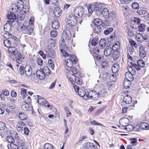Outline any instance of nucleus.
Listing matches in <instances>:
<instances>
[{
    "label": "nucleus",
    "instance_id": "41",
    "mask_svg": "<svg viewBox=\"0 0 149 149\" xmlns=\"http://www.w3.org/2000/svg\"><path fill=\"white\" fill-rule=\"evenodd\" d=\"M134 127L133 126L131 125H129V124L127 125L124 128L125 130L128 131H132L133 130H134Z\"/></svg>",
    "mask_w": 149,
    "mask_h": 149
},
{
    "label": "nucleus",
    "instance_id": "24",
    "mask_svg": "<svg viewBox=\"0 0 149 149\" xmlns=\"http://www.w3.org/2000/svg\"><path fill=\"white\" fill-rule=\"evenodd\" d=\"M95 145L91 143L87 142L85 146H82L81 149H91L93 148H94Z\"/></svg>",
    "mask_w": 149,
    "mask_h": 149
},
{
    "label": "nucleus",
    "instance_id": "45",
    "mask_svg": "<svg viewBox=\"0 0 149 149\" xmlns=\"http://www.w3.org/2000/svg\"><path fill=\"white\" fill-rule=\"evenodd\" d=\"M12 12L13 13H16L18 12L19 10L17 6V4H13L12 6Z\"/></svg>",
    "mask_w": 149,
    "mask_h": 149
},
{
    "label": "nucleus",
    "instance_id": "2",
    "mask_svg": "<svg viewBox=\"0 0 149 149\" xmlns=\"http://www.w3.org/2000/svg\"><path fill=\"white\" fill-rule=\"evenodd\" d=\"M49 46L45 49L46 54L51 57H54L55 52L51 47H54L55 46V40L52 38H49L48 41Z\"/></svg>",
    "mask_w": 149,
    "mask_h": 149
},
{
    "label": "nucleus",
    "instance_id": "61",
    "mask_svg": "<svg viewBox=\"0 0 149 149\" xmlns=\"http://www.w3.org/2000/svg\"><path fill=\"white\" fill-rule=\"evenodd\" d=\"M10 146L11 149H18V146L15 144L13 143H10Z\"/></svg>",
    "mask_w": 149,
    "mask_h": 149
},
{
    "label": "nucleus",
    "instance_id": "9",
    "mask_svg": "<svg viewBox=\"0 0 149 149\" xmlns=\"http://www.w3.org/2000/svg\"><path fill=\"white\" fill-rule=\"evenodd\" d=\"M15 143L19 147L24 146L25 145L24 141L22 138L19 137L17 135V134L16 133L15 135Z\"/></svg>",
    "mask_w": 149,
    "mask_h": 149
},
{
    "label": "nucleus",
    "instance_id": "31",
    "mask_svg": "<svg viewBox=\"0 0 149 149\" xmlns=\"http://www.w3.org/2000/svg\"><path fill=\"white\" fill-rule=\"evenodd\" d=\"M95 6L93 4H90L88 5L87 8L88 13L92 14L93 11H95Z\"/></svg>",
    "mask_w": 149,
    "mask_h": 149
},
{
    "label": "nucleus",
    "instance_id": "52",
    "mask_svg": "<svg viewBox=\"0 0 149 149\" xmlns=\"http://www.w3.org/2000/svg\"><path fill=\"white\" fill-rule=\"evenodd\" d=\"M137 63L141 68H143L145 65V62L142 60H139L137 62Z\"/></svg>",
    "mask_w": 149,
    "mask_h": 149
},
{
    "label": "nucleus",
    "instance_id": "3",
    "mask_svg": "<svg viewBox=\"0 0 149 149\" xmlns=\"http://www.w3.org/2000/svg\"><path fill=\"white\" fill-rule=\"evenodd\" d=\"M63 54L65 57L69 58H67L65 60L66 65L67 67L71 68L72 67L73 64H75L77 62V58L74 55L68 54L67 52L64 51L63 52Z\"/></svg>",
    "mask_w": 149,
    "mask_h": 149
},
{
    "label": "nucleus",
    "instance_id": "6",
    "mask_svg": "<svg viewBox=\"0 0 149 149\" xmlns=\"http://www.w3.org/2000/svg\"><path fill=\"white\" fill-rule=\"evenodd\" d=\"M77 23V18H76L73 14L70 15L67 18L66 24L68 26H73Z\"/></svg>",
    "mask_w": 149,
    "mask_h": 149
},
{
    "label": "nucleus",
    "instance_id": "44",
    "mask_svg": "<svg viewBox=\"0 0 149 149\" xmlns=\"http://www.w3.org/2000/svg\"><path fill=\"white\" fill-rule=\"evenodd\" d=\"M100 26H95L93 29V32L96 33H99L101 31Z\"/></svg>",
    "mask_w": 149,
    "mask_h": 149
},
{
    "label": "nucleus",
    "instance_id": "26",
    "mask_svg": "<svg viewBox=\"0 0 149 149\" xmlns=\"http://www.w3.org/2000/svg\"><path fill=\"white\" fill-rule=\"evenodd\" d=\"M109 12L107 8H104L102 11L101 14L105 18H108Z\"/></svg>",
    "mask_w": 149,
    "mask_h": 149
},
{
    "label": "nucleus",
    "instance_id": "53",
    "mask_svg": "<svg viewBox=\"0 0 149 149\" xmlns=\"http://www.w3.org/2000/svg\"><path fill=\"white\" fill-rule=\"evenodd\" d=\"M49 66L51 69H53L54 67V63L53 60L51 59H49L48 61Z\"/></svg>",
    "mask_w": 149,
    "mask_h": 149
},
{
    "label": "nucleus",
    "instance_id": "17",
    "mask_svg": "<svg viewBox=\"0 0 149 149\" xmlns=\"http://www.w3.org/2000/svg\"><path fill=\"white\" fill-rule=\"evenodd\" d=\"M36 74L37 77L41 80H43L45 78V74L44 73L42 69L37 71Z\"/></svg>",
    "mask_w": 149,
    "mask_h": 149
},
{
    "label": "nucleus",
    "instance_id": "32",
    "mask_svg": "<svg viewBox=\"0 0 149 149\" xmlns=\"http://www.w3.org/2000/svg\"><path fill=\"white\" fill-rule=\"evenodd\" d=\"M119 69V65L117 63L113 64L111 68V71L113 73H116L118 70Z\"/></svg>",
    "mask_w": 149,
    "mask_h": 149
},
{
    "label": "nucleus",
    "instance_id": "18",
    "mask_svg": "<svg viewBox=\"0 0 149 149\" xmlns=\"http://www.w3.org/2000/svg\"><path fill=\"white\" fill-rule=\"evenodd\" d=\"M120 123L122 126L125 127L129 124V120L126 118H122L120 120Z\"/></svg>",
    "mask_w": 149,
    "mask_h": 149
},
{
    "label": "nucleus",
    "instance_id": "43",
    "mask_svg": "<svg viewBox=\"0 0 149 149\" xmlns=\"http://www.w3.org/2000/svg\"><path fill=\"white\" fill-rule=\"evenodd\" d=\"M94 23L95 26H100L102 23V20L100 19H95L94 20Z\"/></svg>",
    "mask_w": 149,
    "mask_h": 149
},
{
    "label": "nucleus",
    "instance_id": "14",
    "mask_svg": "<svg viewBox=\"0 0 149 149\" xmlns=\"http://www.w3.org/2000/svg\"><path fill=\"white\" fill-rule=\"evenodd\" d=\"M25 74L27 76L29 77L32 76V70L31 66L29 65H26L24 68Z\"/></svg>",
    "mask_w": 149,
    "mask_h": 149
},
{
    "label": "nucleus",
    "instance_id": "64",
    "mask_svg": "<svg viewBox=\"0 0 149 149\" xmlns=\"http://www.w3.org/2000/svg\"><path fill=\"white\" fill-rule=\"evenodd\" d=\"M132 6L134 9H137L139 7V5L138 3L136 2H134L132 3Z\"/></svg>",
    "mask_w": 149,
    "mask_h": 149
},
{
    "label": "nucleus",
    "instance_id": "55",
    "mask_svg": "<svg viewBox=\"0 0 149 149\" xmlns=\"http://www.w3.org/2000/svg\"><path fill=\"white\" fill-rule=\"evenodd\" d=\"M24 67L23 66H21L19 68V72L22 76L24 74Z\"/></svg>",
    "mask_w": 149,
    "mask_h": 149
},
{
    "label": "nucleus",
    "instance_id": "51",
    "mask_svg": "<svg viewBox=\"0 0 149 149\" xmlns=\"http://www.w3.org/2000/svg\"><path fill=\"white\" fill-rule=\"evenodd\" d=\"M100 48L98 47H96L94 48L93 50V56H94V55H98L100 52Z\"/></svg>",
    "mask_w": 149,
    "mask_h": 149
},
{
    "label": "nucleus",
    "instance_id": "25",
    "mask_svg": "<svg viewBox=\"0 0 149 149\" xmlns=\"http://www.w3.org/2000/svg\"><path fill=\"white\" fill-rule=\"evenodd\" d=\"M13 25L12 23L7 22L4 26V30L6 31H10L12 29V26Z\"/></svg>",
    "mask_w": 149,
    "mask_h": 149
},
{
    "label": "nucleus",
    "instance_id": "49",
    "mask_svg": "<svg viewBox=\"0 0 149 149\" xmlns=\"http://www.w3.org/2000/svg\"><path fill=\"white\" fill-rule=\"evenodd\" d=\"M130 140L131 141V143L133 146H136L137 144V139L136 138H131Z\"/></svg>",
    "mask_w": 149,
    "mask_h": 149
},
{
    "label": "nucleus",
    "instance_id": "47",
    "mask_svg": "<svg viewBox=\"0 0 149 149\" xmlns=\"http://www.w3.org/2000/svg\"><path fill=\"white\" fill-rule=\"evenodd\" d=\"M146 26L143 24H140L139 27V31L143 32L145 30Z\"/></svg>",
    "mask_w": 149,
    "mask_h": 149
},
{
    "label": "nucleus",
    "instance_id": "50",
    "mask_svg": "<svg viewBox=\"0 0 149 149\" xmlns=\"http://www.w3.org/2000/svg\"><path fill=\"white\" fill-rule=\"evenodd\" d=\"M137 12L140 15L145 14L146 13V9L142 8L139 9L137 10Z\"/></svg>",
    "mask_w": 149,
    "mask_h": 149
},
{
    "label": "nucleus",
    "instance_id": "12",
    "mask_svg": "<svg viewBox=\"0 0 149 149\" xmlns=\"http://www.w3.org/2000/svg\"><path fill=\"white\" fill-rule=\"evenodd\" d=\"M141 21L139 18H135L134 20H132L130 23L131 27L134 29H137L139 26V23Z\"/></svg>",
    "mask_w": 149,
    "mask_h": 149
},
{
    "label": "nucleus",
    "instance_id": "48",
    "mask_svg": "<svg viewBox=\"0 0 149 149\" xmlns=\"http://www.w3.org/2000/svg\"><path fill=\"white\" fill-rule=\"evenodd\" d=\"M23 99L24 100V102L29 103L31 101V99L30 97L28 96L27 95L23 96Z\"/></svg>",
    "mask_w": 149,
    "mask_h": 149
},
{
    "label": "nucleus",
    "instance_id": "59",
    "mask_svg": "<svg viewBox=\"0 0 149 149\" xmlns=\"http://www.w3.org/2000/svg\"><path fill=\"white\" fill-rule=\"evenodd\" d=\"M108 64V62L107 60H105L103 61L101 64V65L102 68H105L106 67Z\"/></svg>",
    "mask_w": 149,
    "mask_h": 149
},
{
    "label": "nucleus",
    "instance_id": "62",
    "mask_svg": "<svg viewBox=\"0 0 149 149\" xmlns=\"http://www.w3.org/2000/svg\"><path fill=\"white\" fill-rule=\"evenodd\" d=\"M108 18L111 19H113L115 17V15L114 12H112L109 13Z\"/></svg>",
    "mask_w": 149,
    "mask_h": 149
},
{
    "label": "nucleus",
    "instance_id": "37",
    "mask_svg": "<svg viewBox=\"0 0 149 149\" xmlns=\"http://www.w3.org/2000/svg\"><path fill=\"white\" fill-rule=\"evenodd\" d=\"M136 38L137 40L139 42L141 43L143 42V36L141 33H137L136 36Z\"/></svg>",
    "mask_w": 149,
    "mask_h": 149
},
{
    "label": "nucleus",
    "instance_id": "34",
    "mask_svg": "<svg viewBox=\"0 0 149 149\" xmlns=\"http://www.w3.org/2000/svg\"><path fill=\"white\" fill-rule=\"evenodd\" d=\"M26 33L29 35H31L33 31V26L28 25L26 27Z\"/></svg>",
    "mask_w": 149,
    "mask_h": 149
},
{
    "label": "nucleus",
    "instance_id": "22",
    "mask_svg": "<svg viewBox=\"0 0 149 149\" xmlns=\"http://www.w3.org/2000/svg\"><path fill=\"white\" fill-rule=\"evenodd\" d=\"M65 40H63V38H61L59 41L60 50L61 52L63 54V52L65 51L63 50L65 46Z\"/></svg>",
    "mask_w": 149,
    "mask_h": 149
},
{
    "label": "nucleus",
    "instance_id": "63",
    "mask_svg": "<svg viewBox=\"0 0 149 149\" xmlns=\"http://www.w3.org/2000/svg\"><path fill=\"white\" fill-rule=\"evenodd\" d=\"M25 17V15L23 13H20L18 15V19L20 20H23Z\"/></svg>",
    "mask_w": 149,
    "mask_h": 149
},
{
    "label": "nucleus",
    "instance_id": "7",
    "mask_svg": "<svg viewBox=\"0 0 149 149\" xmlns=\"http://www.w3.org/2000/svg\"><path fill=\"white\" fill-rule=\"evenodd\" d=\"M84 8L81 6L77 7L74 11V15L75 17L78 18L81 17L84 13Z\"/></svg>",
    "mask_w": 149,
    "mask_h": 149
},
{
    "label": "nucleus",
    "instance_id": "19",
    "mask_svg": "<svg viewBox=\"0 0 149 149\" xmlns=\"http://www.w3.org/2000/svg\"><path fill=\"white\" fill-rule=\"evenodd\" d=\"M25 125V124L22 121H19L16 125V128L17 131L21 132L23 131V126Z\"/></svg>",
    "mask_w": 149,
    "mask_h": 149
},
{
    "label": "nucleus",
    "instance_id": "54",
    "mask_svg": "<svg viewBox=\"0 0 149 149\" xmlns=\"http://www.w3.org/2000/svg\"><path fill=\"white\" fill-rule=\"evenodd\" d=\"M45 149H54L53 146L51 144L46 143L44 145Z\"/></svg>",
    "mask_w": 149,
    "mask_h": 149
},
{
    "label": "nucleus",
    "instance_id": "16",
    "mask_svg": "<svg viewBox=\"0 0 149 149\" xmlns=\"http://www.w3.org/2000/svg\"><path fill=\"white\" fill-rule=\"evenodd\" d=\"M15 40L14 39L11 38L8 39H6L3 40V44L4 45L7 47H10L11 46L13 40Z\"/></svg>",
    "mask_w": 149,
    "mask_h": 149
},
{
    "label": "nucleus",
    "instance_id": "5",
    "mask_svg": "<svg viewBox=\"0 0 149 149\" xmlns=\"http://www.w3.org/2000/svg\"><path fill=\"white\" fill-rule=\"evenodd\" d=\"M99 98V95L98 93L94 91H90L88 93L87 96L85 97L84 100H87L91 99L96 100Z\"/></svg>",
    "mask_w": 149,
    "mask_h": 149
},
{
    "label": "nucleus",
    "instance_id": "39",
    "mask_svg": "<svg viewBox=\"0 0 149 149\" xmlns=\"http://www.w3.org/2000/svg\"><path fill=\"white\" fill-rule=\"evenodd\" d=\"M42 70L44 73L45 74V75H48L50 73V70L49 69V68L47 66L44 67Z\"/></svg>",
    "mask_w": 149,
    "mask_h": 149
},
{
    "label": "nucleus",
    "instance_id": "21",
    "mask_svg": "<svg viewBox=\"0 0 149 149\" xmlns=\"http://www.w3.org/2000/svg\"><path fill=\"white\" fill-rule=\"evenodd\" d=\"M61 10L58 7L54 8L53 13L55 16L57 17H59L61 14Z\"/></svg>",
    "mask_w": 149,
    "mask_h": 149
},
{
    "label": "nucleus",
    "instance_id": "1",
    "mask_svg": "<svg viewBox=\"0 0 149 149\" xmlns=\"http://www.w3.org/2000/svg\"><path fill=\"white\" fill-rule=\"evenodd\" d=\"M8 53L10 58L13 60L15 61L19 64L22 63V56L18 52V50L14 47H10L8 49Z\"/></svg>",
    "mask_w": 149,
    "mask_h": 149
},
{
    "label": "nucleus",
    "instance_id": "4",
    "mask_svg": "<svg viewBox=\"0 0 149 149\" xmlns=\"http://www.w3.org/2000/svg\"><path fill=\"white\" fill-rule=\"evenodd\" d=\"M127 70L128 72H126L125 74L126 79L129 81H132L134 80V77L133 74H134L135 72V70L134 67L131 65H129L127 66Z\"/></svg>",
    "mask_w": 149,
    "mask_h": 149
},
{
    "label": "nucleus",
    "instance_id": "20",
    "mask_svg": "<svg viewBox=\"0 0 149 149\" xmlns=\"http://www.w3.org/2000/svg\"><path fill=\"white\" fill-rule=\"evenodd\" d=\"M139 56L142 58H143L146 57V54L145 50L144 47L141 46L140 47L139 49Z\"/></svg>",
    "mask_w": 149,
    "mask_h": 149
},
{
    "label": "nucleus",
    "instance_id": "33",
    "mask_svg": "<svg viewBox=\"0 0 149 149\" xmlns=\"http://www.w3.org/2000/svg\"><path fill=\"white\" fill-rule=\"evenodd\" d=\"M19 117L20 119L22 120H25L27 118L26 114L25 113L22 112L19 113Z\"/></svg>",
    "mask_w": 149,
    "mask_h": 149
},
{
    "label": "nucleus",
    "instance_id": "40",
    "mask_svg": "<svg viewBox=\"0 0 149 149\" xmlns=\"http://www.w3.org/2000/svg\"><path fill=\"white\" fill-rule=\"evenodd\" d=\"M17 24V27L18 29L21 30L22 31H24L25 30L26 27L23 23L18 22Z\"/></svg>",
    "mask_w": 149,
    "mask_h": 149
},
{
    "label": "nucleus",
    "instance_id": "27",
    "mask_svg": "<svg viewBox=\"0 0 149 149\" xmlns=\"http://www.w3.org/2000/svg\"><path fill=\"white\" fill-rule=\"evenodd\" d=\"M29 103L26 102H22L21 104V108L22 110L26 111L28 110L29 108Z\"/></svg>",
    "mask_w": 149,
    "mask_h": 149
},
{
    "label": "nucleus",
    "instance_id": "42",
    "mask_svg": "<svg viewBox=\"0 0 149 149\" xmlns=\"http://www.w3.org/2000/svg\"><path fill=\"white\" fill-rule=\"evenodd\" d=\"M131 81L127 80V79H124L123 84L124 87L126 88L130 87V85Z\"/></svg>",
    "mask_w": 149,
    "mask_h": 149
},
{
    "label": "nucleus",
    "instance_id": "46",
    "mask_svg": "<svg viewBox=\"0 0 149 149\" xmlns=\"http://www.w3.org/2000/svg\"><path fill=\"white\" fill-rule=\"evenodd\" d=\"M7 141L10 143H15V139H14L12 136H8L6 137Z\"/></svg>",
    "mask_w": 149,
    "mask_h": 149
},
{
    "label": "nucleus",
    "instance_id": "38",
    "mask_svg": "<svg viewBox=\"0 0 149 149\" xmlns=\"http://www.w3.org/2000/svg\"><path fill=\"white\" fill-rule=\"evenodd\" d=\"M119 52L118 51H114L112 55L113 58L115 60L117 59L119 56Z\"/></svg>",
    "mask_w": 149,
    "mask_h": 149
},
{
    "label": "nucleus",
    "instance_id": "15",
    "mask_svg": "<svg viewBox=\"0 0 149 149\" xmlns=\"http://www.w3.org/2000/svg\"><path fill=\"white\" fill-rule=\"evenodd\" d=\"M7 19L8 20L7 21V22L12 23L14 22V20L16 18V16L13 12H10L8 14Z\"/></svg>",
    "mask_w": 149,
    "mask_h": 149
},
{
    "label": "nucleus",
    "instance_id": "23",
    "mask_svg": "<svg viewBox=\"0 0 149 149\" xmlns=\"http://www.w3.org/2000/svg\"><path fill=\"white\" fill-rule=\"evenodd\" d=\"M112 52V48L110 46L107 47L105 49L104 52V55L106 56L110 55Z\"/></svg>",
    "mask_w": 149,
    "mask_h": 149
},
{
    "label": "nucleus",
    "instance_id": "13",
    "mask_svg": "<svg viewBox=\"0 0 149 149\" xmlns=\"http://www.w3.org/2000/svg\"><path fill=\"white\" fill-rule=\"evenodd\" d=\"M1 34L4 38L6 39L13 38L15 40L16 38V37L9 33V31H3L1 33Z\"/></svg>",
    "mask_w": 149,
    "mask_h": 149
},
{
    "label": "nucleus",
    "instance_id": "10",
    "mask_svg": "<svg viewBox=\"0 0 149 149\" xmlns=\"http://www.w3.org/2000/svg\"><path fill=\"white\" fill-rule=\"evenodd\" d=\"M63 40H69L71 37L70 31L68 29H65L63 32L62 35Z\"/></svg>",
    "mask_w": 149,
    "mask_h": 149
},
{
    "label": "nucleus",
    "instance_id": "8",
    "mask_svg": "<svg viewBox=\"0 0 149 149\" xmlns=\"http://www.w3.org/2000/svg\"><path fill=\"white\" fill-rule=\"evenodd\" d=\"M149 127L148 124L146 123H141L140 125H136L134 128L135 131H140L141 130H148Z\"/></svg>",
    "mask_w": 149,
    "mask_h": 149
},
{
    "label": "nucleus",
    "instance_id": "28",
    "mask_svg": "<svg viewBox=\"0 0 149 149\" xmlns=\"http://www.w3.org/2000/svg\"><path fill=\"white\" fill-rule=\"evenodd\" d=\"M123 101L126 103L130 104L131 103L132 99L130 96L127 95L124 97Z\"/></svg>",
    "mask_w": 149,
    "mask_h": 149
},
{
    "label": "nucleus",
    "instance_id": "11",
    "mask_svg": "<svg viewBox=\"0 0 149 149\" xmlns=\"http://www.w3.org/2000/svg\"><path fill=\"white\" fill-rule=\"evenodd\" d=\"M38 98V102L40 104L45 105V106H47L48 108L51 107L52 106L49 104L47 101L42 97L39 98V96L38 95H37ZM51 109V108H50Z\"/></svg>",
    "mask_w": 149,
    "mask_h": 149
},
{
    "label": "nucleus",
    "instance_id": "60",
    "mask_svg": "<svg viewBox=\"0 0 149 149\" xmlns=\"http://www.w3.org/2000/svg\"><path fill=\"white\" fill-rule=\"evenodd\" d=\"M113 30L112 28L111 27L105 30L104 31V33L106 35H107L109 34Z\"/></svg>",
    "mask_w": 149,
    "mask_h": 149
},
{
    "label": "nucleus",
    "instance_id": "56",
    "mask_svg": "<svg viewBox=\"0 0 149 149\" xmlns=\"http://www.w3.org/2000/svg\"><path fill=\"white\" fill-rule=\"evenodd\" d=\"M102 10L101 8H99L95 7V13L97 15H99L100 14H101Z\"/></svg>",
    "mask_w": 149,
    "mask_h": 149
},
{
    "label": "nucleus",
    "instance_id": "36",
    "mask_svg": "<svg viewBox=\"0 0 149 149\" xmlns=\"http://www.w3.org/2000/svg\"><path fill=\"white\" fill-rule=\"evenodd\" d=\"M106 41L104 39H102L100 41L99 47L101 49L103 48L106 45Z\"/></svg>",
    "mask_w": 149,
    "mask_h": 149
},
{
    "label": "nucleus",
    "instance_id": "30",
    "mask_svg": "<svg viewBox=\"0 0 149 149\" xmlns=\"http://www.w3.org/2000/svg\"><path fill=\"white\" fill-rule=\"evenodd\" d=\"M78 93L79 95L81 97H83L84 100L85 97L88 95V93H86L84 89H80Z\"/></svg>",
    "mask_w": 149,
    "mask_h": 149
},
{
    "label": "nucleus",
    "instance_id": "29",
    "mask_svg": "<svg viewBox=\"0 0 149 149\" xmlns=\"http://www.w3.org/2000/svg\"><path fill=\"white\" fill-rule=\"evenodd\" d=\"M60 26V23L57 20H54L52 22V27L54 29H57Z\"/></svg>",
    "mask_w": 149,
    "mask_h": 149
},
{
    "label": "nucleus",
    "instance_id": "57",
    "mask_svg": "<svg viewBox=\"0 0 149 149\" xmlns=\"http://www.w3.org/2000/svg\"><path fill=\"white\" fill-rule=\"evenodd\" d=\"M98 39L97 38H93L91 41V44L93 46H95L98 43Z\"/></svg>",
    "mask_w": 149,
    "mask_h": 149
},
{
    "label": "nucleus",
    "instance_id": "58",
    "mask_svg": "<svg viewBox=\"0 0 149 149\" xmlns=\"http://www.w3.org/2000/svg\"><path fill=\"white\" fill-rule=\"evenodd\" d=\"M57 33L56 30H52L50 32V35L52 37L55 38L57 36Z\"/></svg>",
    "mask_w": 149,
    "mask_h": 149
},
{
    "label": "nucleus",
    "instance_id": "35",
    "mask_svg": "<svg viewBox=\"0 0 149 149\" xmlns=\"http://www.w3.org/2000/svg\"><path fill=\"white\" fill-rule=\"evenodd\" d=\"M17 5L19 11L22 10L24 7L23 5V2L21 0H20L17 2Z\"/></svg>",
    "mask_w": 149,
    "mask_h": 149
}]
</instances>
